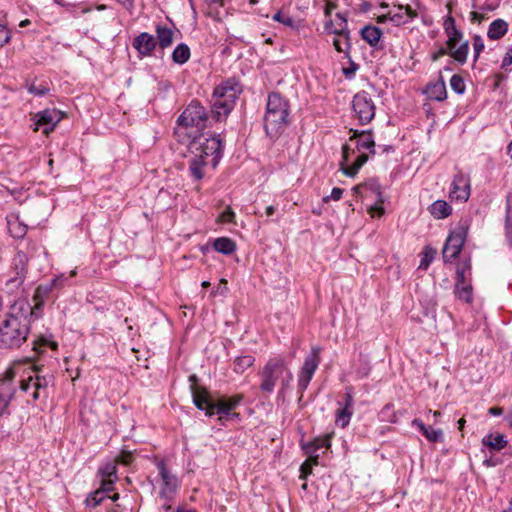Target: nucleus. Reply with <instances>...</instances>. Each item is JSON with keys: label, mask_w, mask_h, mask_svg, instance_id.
Returning a JSON list of instances; mask_svg holds the SVG:
<instances>
[{"label": "nucleus", "mask_w": 512, "mask_h": 512, "mask_svg": "<svg viewBox=\"0 0 512 512\" xmlns=\"http://www.w3.org/2000/svg\"><path fill=\"white\" fill-rule=\"evenodd\" d=\"M47 292L37 287L34 295L35 305L25 299L16 300L9 309L6 319L0 326V345L5 348H18L27 339L31 322L41 317L42 297Z\"/></svg>", "instance_id": "nucleus-1"}, {"label": "nucleus", "mask_w": 512, "mask_h": 512, "mask_svg": "<svg viewBox=\"0 0 512 512\" xmlns=\"http://www.w3.org/2000/svg\"><path fill=\"white\" fill-rule=\"evenodd\" d=\"M289 115V101L279 92L269 93L263 119L267 136L278 138L289 125Z\"/></svg>", "instance_id": "nucleus-2"}, {"label": "nucleus", "mask_w": 512, "mask_h": 512, "mask_svg": "<svg viewBox=\"0 0 512 512\" xmlns=\"http://www.w3.org/2000/svg\"><path fill=\"white\" fill-rule=\"evenodd\" d=\"M242 90V85L236 77L228 78L216 86L211 98L212 119L216 122L226 120Z\"/></svg>", "instance_id": "nucleus-3"}, {"label": "nucleus", "mask_w": 512, "mask_h": 512, "mask_svg": "<svg viewBox=\"0 0 512 512\" xmlns=\"http://www.w3.org/2000/svg\"><path fill=\"white\" fill-rule=\"evenodd\" d=\"M447 8L448 15L443 20V29L447 36L446 46L449 49V56L463 65L467 61L469 43L464 41L457 47V44L463 39V32L456 27L455 19L451 15L452 9L450 4L447 5Z\"/></svg>", "instance_id": "nucleus-4"}, {"label": "nucleus", "mask_w": 512, "mask_h": 512, "mask_svg": "<svg viewBox=\"0 0 512 512\" xmlns=\"http://www.w3.org/2000/svg\"><path fill=\"white\" fill-rule=\"evenodd\" d=\"M156 467L159 476V497L163 501L162 508L168 511L178 493L180 480L164 459L157 460Z\"/></svg>", "instance_id": "nucleus-5"}, {"label": "nucleus", "mask_w": 512, "mask_h": 512, "mask_svg": "<svg viewBox=\"0 0 512 512\" xmlns=\"http://www.w3.org/2000/svg\"><path fill=\"white\" fill-rule=\"evenodd\" d=\"M208 120L206 108L200 101L193 99L179 115L177 125L184 129L195 128L198 133H202L207 127Z\"/></svg>", "instance_id": "nucleus-6"}, {"label": "nucleus", "mask_w": 512, "mask_h": 512, "mask_svg": "<svg viewBox=\"0 0 512 512\" xmlns=\"http://www.w3.org/2000/svg\"><path fill=\"white\" fill-rule=\"evenodd\" d=\"M287 368V363L282 357L269 359L259 371V389L265 394L274 392L277 382L280 380Z\"/></svg>", "instance_id": "nucleus-7"}, {"label": "nucleus", "mask_w": 512, "mask_h": 512, "mask_svg": "<svg viewBox=\"0 0 512 512\" xmlns=\"http://www.w3.org/2000/svg\"><path fill=\"white\" fill-rule=\"evenodd\" d=\"M469 221L461 219L451 231L443 247L442 257L445 263L452 262L460 254L468 235Z\"/></svg>", "instance_id": "nucleus-8"}, {"label": "nucleus", "mask_w": 512, "mask_h": 512, "mask_svg": "<svg viewBox=\"0 0 512 512\" xmlns=\"http://www.w3.org/2000/svg\"><path fill=\"white\" fill-rule=\"evenodd\" d=\"M321 348L319 346H313L310 353L305 357L304 363L298 373L297 388L300 393V399L303 397V393L308 388L310 381L312 380L318 366L321 362Z\"/></svg>", "instance_id": "nucleus-9"}, {"label": "nucleus", "mask_w": 512, "mask_h": 512, "mask_svg": "<svg viewBox=\"0 0 512 512\" xmlns=\"http://www.w3.org/2000/svg\"><path fill=\"white\" fill-rule=\"evenodd\" d=\"M375 109V104L368 92L360 91L354 95L352 110L359 124L365 125L371 122L375 116Z\"/></svg>", "instance_id": "nucleus-10"}, {"label": "nucleus", "mask_w": 512, "mask_h": 512, "mask_svg": "<svg viewBox=\"0 0 512 512\" xmlns=\"http://www.w3.org/2000/svg\"><path fill=\"white\" fill-rule=\"evenodd\" d=\"M355 153V150L348 144L342 146V161L340 163V171L348 177H355L363 165L368 161L369 154H359L356 159L350 164V157Z\"/></svg>", "instance_id": "nucleus-11"}, {"label": "nucleus", "mask_w": 512, "mask_h": 512, "mask_svg": "<svg viewBox=\"0 0 512 512\" xmlns=\"http://www.w3.org/2000/svg\"><path fill=\"white\" fill-rule=\"evenodd\" d=\"M195 149L199 154L204 155V159L208 156H212V166L215 168L219 164L224 151V143L221 134L206 138L205 141L199 143Z\"/></svg>", "instance_id": "nucleus-12"}, {"label": "nucleus", "mask_w": 512, "mask_h": 512, "mask_svg": "<svg viewBox=\"0 0 512 512\" xmlns=\"http://www.w3.org/2000/svg\"><path fill=\"white\" fill-rule=\"evenodd\" d=\"M471 185L468 175L461 171L454 176L449 197L451 200L466 202L470 197Z\"/></svg>", "instance_id": "nucleus-13"}, {"label": "nucleus", "mask_w": 512, "mask_h": 512, "mask_svg": "<svg viewBox=\"0 0 512 512\" xmlns=\"http://www.w3.org/2000/svg\"><path fill=\"white\" fill-rule=\"evenodd\" d=\"M191 394L194 405L209 417L215 414V401H212L209 392L200 386H191Z\"/></svg>", "instance_id": "nucleus-14"}, {"label": "nucleus", "mask_w": 512, "mask_h": 512, "mask_svg": "<svg viewBox=\"0 0 512 512\" xmlns=\"http://www.w3.org/2000/svg\"><path fill=\"white\" fill-rule=\"evenodd\" d=\"M244 400L243 394L232 396H221L215 401V413L219 415L218 420L223 423L224 416H229Z\"/></svg>", "instance_id": "nucleus-15"}, {"label": "nucleus", "mask_w": 512, "mask_h": 512, "mask_svg": "<svg viewBox=\"0 0 512 512\" xmlns=\"http://www.w3.org/2000/svg\"><path fill=\"white\" fill-rule=\"evenodd\" d=\"M332 435L333 433H326L322 436L314 438L310 442L302 444V449L304 450L305 454L308 455L312 460L313 464H318V458L320 456L318 451L320 449L330 448Z\"/></svg>", "instance_id": "nucleus-16"}, {"label": "nucleus", "mask_w": 512, "mask_h": 512, "mask_svg": "<svg viewBox=\"0 0 512 512\" xmlns=\"http://www.w3.org/2000/svg\"><path fill=\"white\" fill-rule=\"evenodd\" d=\"M353 134L350 137V141H356V149L360 154L369 152V154H375V141L372 130H352Z\"/></svg>", "instance_id": "nucleus-17"}, {"label": "nucleus", "mask_w": 512, "mask_h": 512, "mask_svg": "<svg viewBox=\"0 0 512 512\" xmlns=\"http://www.w3.org/2000/svg\"><path fill=\"white\" fill-rule=\"evenodd\" d=\"M64 114L57 109H45L42 112L37 113V122L35 131L38 130V126H46L44 133L48 134L54 130V127L59 123Z\"/></svg>", "instance_id": "nucleus-18"}, {"label": "nucleus", "mask_w": 512, "mask_h": 512, "mask_svg": "<svg viewBox=\"0 0 512 512\" xmlns=\"http://www.w3.org/2000/svg\"><path fill=\"white\" fill-rule=\"evenodd\" d=\"M353 193L362 198H366L369 194L374 195L378 202H384L382 187L378 179L370 178L365 182L353 187Z\"/></svg>", "instance_id": "nucleus-19"}, {"label": "nucleus", "mask_w": 512, "mask_h": 512, "mask_svg": "<svg viewBox=\"0 0 512 512\" xmlns=\"http://www.w3.org/2000/svg\"><path fill=\"white\" fill-rule=\"evenodd\" d=\"M332 34L342 37L343 40L339 38H335L333 40V46L337 52H342L345 55V58L350 59V50L352 47L351 44V33L348 28V23L346 19H343V26L339 28V30H333Z\"/></svg>", "instance_id": "nucleus-20"}, {"label": "nucleus", "mask_w": 512, "mask_h": 512, "mask_svg": "<svg viewBox=\"0 0 512 512\" xmlns=\"http://www.w3.org/2000/svg\"><path fill=\"white\" fill-rule=\"evenodd\" d=\"M27 263L28 258L25 253L18 252L13 259V269L15 271V276L11 277L7 281L8 286L18 287L21 285L25 279L27 272Z\"/></svg>", "instance_id": "nucleus-21"}, {"label": "nucleus", "mask_w": 512, "mask_h": 512, "mask_svg": "<svg viewBox=\"0 0 512 512\" xmlns=\"http://www.w3.org/2000/svg\"><path fill=\"white\" fill-rule=\"evenodd\" d=\"M114 486H112L111 481H102L100 483V487L89 494L86 499V504L89 507H96L99 505L106 497H109L108 493L113 491ZM112 501H116L119 498V494L115 493L113 496H110Z\"/></svg>", "instance_id": "nucleus-22"}, {"label": "nucleus", "mask_w": 512, "mask_h": 512, "mask_svg": "<svg viewBox=\"0 0 512 512\" xmlns=\"http://www.w3.org/2000/svg\"><path fill=\"white\" fill-rule=\"evenodd\" d=\"M133 47L139 53L140 58L151 56L157 46L155 37L147 32H143L133 40Z\"/></svg>", "instance_id": "nucleus-23"}, {"label": "nucleus", "mask_w": 512, "mask_h": 512, "mask_svg": "<svg viewBox=\"0 0 512 512\" xmlns=\"http://www.w3.org/2000/svg\"><path fill=\"white\" fill-rule=\"evenodd\" d=\"M481 444L484 448H487L490 453H496L503 450L508 445V441L503 434L490 433L482 438Z\"/></svg>", "instance_id": "nucleus-24"}, {"label": "nucleus", "mask_w": 512, "mask_h": 512, "mask_svg": "<svg viewBox=\"0 0 512 512\" xmlns=\"http://www.w3.org/2000/svg\"><path fill=\"white\" fill-rule=\"evenodd\" d=\"M412 426L416 427L430 442L438 443L443 442L444 440L443 431L441 429H434L431 426H426L419 418H415L412 421Z\"/></svg>", "instance_id": "nucleus-25"}, {"label": "nucleus", "mask_w": 512, "mask_h": 512, "mask_svg": "<svg viewBox=\"0 0 512 512\" xmlns=\"http://www.w3.org/2000/svg\"><path fill=\"white\" fill-rule=\"evenodd\" d=\"M398 9L400 12L394 14L391 13V16H389V21H391L396 26L404 25L417 17V12L413 10L409 5H399Z\"/></svg>", "instance_id": "nucleus-26"}, {"label": "nucleus", "mask_w": 512, "mask_h": 512, "mask_svg": "<svg viewBox=\"0 0 512 512\" xmlns=\"http://www.w3.org/2000/svg\"><path fill=\"white\" fill-rule=\"evenodd\" d=\"M207 165L203 154H195L189 160V175L196 181H200L204 177V168Z\"/></svg>", "instance_id": "nucleus-27"}, {"label": "nucleus", "mask_w": 512, "mask_h": 512, "mask_svg": "<svg viewBox=\"0 0 512 512\" xmlns=\"http://www.w3.org/2000/svg\"><path fill=\"white\" fill-rule=\"evenodd\" d=\"M155 32L157 36L155 39L162 50L172 45L174 40V31L171 28L158 24L155 27Z\"/></svg>", "instance_id": "nucleus-28"}, {"label": "nucleus", "mask_w": 512, "mask_h": 512, "mask_svg": "<svg viewBox=\"0 0 512 512\" xmlns=\"http://www.w3.org/2000/svg\"><path fill=\"white\" fill-rule=\"evenodd\" d=\"M382 34V30L373 25H366L360 30L361 38L373 48L378 47Z\"/></svg>", "instance_id": "nucleus-29"}, {"label": "nucleus", "mask_w": 512, "mask_h": 512, "mask_svg": "<svg viewBox=\"0 0 512 512\" xmlns=\"http://www.w3.org/2000/svg\"><path fill=\"white\" fill-rule=\"evenodd\" d=\"M429 99L444 101L447 98L446 85L443 79L430 83L426 90Z\"/></svg>", "instance_id": "nucleus-30"}, {"label": "nucleus", "mask_w": 512, "mask_h": 512, "mask_svg": "<svg viewBox=\"0 0 512 512\" xmlns=\"http://www.w3.org/2000/svg\"><path fill=\"white\" fill-rule=\"evenodd\" d=\"M429 212L436 219H445L452 214V207L444 200H436L429 206Z\"/></svg>", "instance_id": "nucleus-31"}, {"label": "nucleus", "mask_w": 512, "mask_h": 512, "mask_svg": "<svg viewBox=\"0 0 512 512\" xmlns=\"http://www.w3.org/2000/svg\"><path fill=\"white\" fill-rule=\"evenodd\" d=\"M508 31V24L503 19L492 21L488 27L487 36L491 40L502 38Z\"/></svg>", "instance_id": "nucleus-32"}, {"label": "nucleus", "mask_w": 512, "mask_h": 512, "mask_svg": "<svg viewBox=\"0 0 512 512\" xmlns=\"http://www.w3.org/2000/svg\"><path fill=\"white\" fill-rule=\"evenodd\" d=\"M213 248L223 255H231L236 251V243L228 237H219L214 240Z\"/></svg>", "instance_id": "nucleus-33"}, {"label": "nucleus", "mask_w": 512, "mask_h": 512, "mask_svg": "<svg viewBox=\"0 0 512 512\" xmlns=\"http://www.w3.org/2000/svg\"><path fill=\"white\" fill-rule=\"evenodd\" d=\"M190 56H191L190 48L185 43L178 44L174 48L172 55H171L172 61L178 65L185 64L190 59Z\"/></svg>", "instance_id": "nucleus-34"}, {"label": "nucleus", "mask_w": 512, "mask_h": 512, "mask_svg": "<svg viewBox=\"0 0 512 512\" xmlns=\"http://www.w3.org/2000/svg\"><path fill=\"white\" fill-rule=\"evenodd\" d=\"M255 357L252 355L238 356L234 359L233 371L237 374H243L248 368L253 366Z\"/></svg>", "instance_id": "nucleus-35"}, {"label": "nucleus", "mask_w": 512, "mask_h": 512, "mask_svg": "<svg viewBox=\"0 0 512 512\" xmlns=\"http://www.w3.org/2000/svg\"><path fill=\"white\" fill-rule=\"evenodd\" d=\"M98 475L100 477V483H102V481H111L113 486L117 479L116 464L114 462L106 463L99 468Z\"/></svg>", "instance_id": "nucleus-36"}, {"label": "nucleus", "mask_w": 512, "mask_h": 512, "mask_svg": "<svg viewBox=\"0 0 512 512\" xmlns=\"http://www.w3.org/2000/svg\"><path fill=\"white\" fill-rule=\"evenodd\" d=\"M455 295L462 301L470 303L472 301V286L466 281L464 283H455Z\"/></svg>", "instance_id": "nucleus-37"}, {"label": "nucleus", "mask_w": 512, "mask_h": 512, "mask_svg": "<svg viewBox=\"0 0 512 512\" xmlns=\"http://www.w3.org/2000/svg\"><path fill=\"white\" fill-rule=\"evenodd\" d=\"M51 381V376H40L36 375L34 377V381L32 382L33 386V392H32V398L34 400H37L40 397V390H44L48 387L49 383Z\"/></svg>", "instance_id": "nucleus-38"}, {"label": "nucleus", "mask_w": 512, "mask_h": 512, "mask_svg": "<svg viewBox=\"0 0 512 512\" xmlns=\"http://www.w3.org/2000/svg\"><path fill=\"white\" fill-rule=\"evenodd\" d=\"M353 413L354 409L340 406L336 412L335 423L341 428H345L350 423Z\"/></svg>", "instance_id": "nucleus-39"}, {"label": "nucleus", "mask_w": 512, "mask_h": 512, "mask_svg": "<svg viewBox=\"0 0 512 512\" xmlns=\"http://www.w3.org/2000/svg\"><path fill=\"white\" fill-rule=\"evenodd\" d=\"M511 196H507L505 235L510 246H512V206L510 204Z\"/></svg>", "instance_id": "nucleus-40"}, {"label": "nucleus", "mask_w": 512, "mask_h": 512, "mask_svg": "<svg viewBox=\"0 0 512 512\" xmlns=\"http://www.w3.org/2000/svg\"><path fill=\"white\" fill-rule=\"evenodd\" d=\"M27 90L34 96L42 97L49 93L50 87L46 81H42L40 83L31 82L27 84Z\"/></svg>", "instance_id": "nucleus-41"}, {"label": "nucleus", "mask_w": 512, "mask_h": 512, "mask_svg": "<svg viewBox=\"0 0 512 512\" xmlns=\"http://www.w3.org/2000/svg\"><path fill=\"white\" fill-rule=\"evenodd\" d=\"M436 255V250L430 246H425L422 252L419 269L427 270Z\"/></svg>", "instance_id": "nucleus-42"}, {"label": "nucleus", "mask_w": 512, "mask_h": 512, "mask_svg": "<svg viewBox=\"0 0 512 512\" xmlns=\"http://www.w3.org/2000/svg\"><path fill=\"white\" fill-rule=\"evenodd\" d=\"M471 272V260L463 261L456 269V282L464 283L466 281V274Z\"/></svg>", "instance_id": "nucleus-43"}, {"label": "nucleus", "mask_w": 512, "mask_h": 512, "mask_svg": "<svg viewBox=\"0 0 512 512\" xmlns=\"http://www.w3.org/2000/svg\"><path fill=\"white\" fill-rule=\"evenodd\" d=\"M279 381L281 383L279 395H283L290 388L291 383L293 381V374L288 366L286 368L284 376H282Z\"/></svg>", "instance_id": "nucleus-44"}, {"label": "nucleus", "mask_w": 512, "mask_h": 512, "mask_svg": "<svg viewBox=\"0 0 512 512\" xmlns=\"http://www.w3.org/2000/svg\"><path fill=\"white\" fill-rule=\"evenodd\" d=\"M450 86H451L452 90L457 94H463L466 89L463 78L458 74H454L451 77Z\"/></svg>", "instance_id": "nucleus-45"}, {"label": "nucleus", "mask_w": 512, "mask_h": 512, "mask_svg": "<svg viewBox=\"0 0 512 512\" xmlns=\"http://www.w3.org/2000/svg\"><path fill=\"white\" fill-rule=\"evenodd\" d=\"M473 41V51H474V62H476L481 54V52L484 50V40L480 35H474L472 38Z\"/></svg>", "instance_id": "nucleus-46"}, {"label": "nucleus", "mask_w": 512, "mask_h": 512, "mask_svg": "<svg viewBox=\"0 0 512 512\" xmlns=\"http://www.w3.org/2000/svg\"><path fill=\"white\" fill-rule=\"evenodd\" d=\"M272 19L274 21L282 23L283 25H285L287 27H291V28L295 27L294 19L291 16L282 13L281 11H278L276 14H274Z\"/></svg>", "instance_id": "nucleus-47"}, {"label": "nucleus", "mask_w": 512, "mask_h": 512, "mask_svg": "<svg viewBox=\"0 0 512 512\" xmlns=\"http://www.w3.org/2000/svg\"><path fill=\"white\" fill-rule=\"evenodd\" d=\"M340 406H344L350 409H354V396L352 388H346V392L343 397V401L339 403Z\"/></svg>", "instance_id": "nucleus-48"}, {"label": "nucleus", "mask_w": 512, "mask_h": 512, "mask_svg": "<svg viewBox=\"0 0 512 512\" xmlns=\"http://www.w3.org/2000/svg\"><path fill=\"white\" fill-rule=\"evenodd\" d=\"M222 223H233L235 220V213L231 207H227L218 217Z\"/></svg>", "instance_id": "nucleus-49"}, {"label": "nucleus", "mask_w": 512, "mask_h": 512, "mask_svg": "<svg viewBox=\"0 0 512 512\" xmlns=\"http://www.w3.org/2000/svg\"><path fill=\"white\" fill-rule=\"evenodd\" d=\"M368 212L372 216H375V215L378 217L382 216L385 212L384 207H383V202H378L377 198H375V203L368 209Z\"/></svg>", "instance_id": "nucleus-50"}, {"label": "nucleus", "mask_w": 512, "mask_h": 512, "mask_svg": "<svg viewBox=\"0 0 512 512\" xmlns=\"http://www.w3.org/2000/svg\"><path fill=\"white\" fill-rule=\"evenodd\" d=\"M11 39V33L6 26L0 24V48L9 43Z\"/></svg>", "instance_id": "nucleus-51"}, {"label": "nucleus", "mask_w": 512, "mask_h": 512, "mask_svg": "<svg viewBox=\"0 0 512 512\" xmlns=\"http://www.w3.org/2000/svg\"><path fill=\"white\" fill-rule=\"evenodd\" d=\"M348 60L350 62V66L348 68H343L342 72L346 78L351 79L355 76V73L358 70L359 66L354 61H352L351 58Z\"/></svg>", "instance_id": "nucleus-52"}, {"label": "nucleus", "mask_w": 512, "mask_h": 512, "mask_svg": "<svg viewBox=\"0 0 512 512\" xmlns=\"http://www.w3.org/2000/svg\"><path fill=\"white\" fill-rule=\"evenodd\" d=\"M47 345H50L53 350H57V348H58V345H57L56 342L48 341V340H46L44 338H40V339H38L37 341L34 342V348L33 349L35 351H39L40 347L47 346Z\"/></svg>", "instance_id": "nucleus-53"}, {"label": "nucleus", "mask_w": 512, "mask_h": 512, "mask_svg": "<svg viewBox=\"0 0 512 512\" xmlns=\"http://www.w3.org/2000/svg\"><path fill=\"white\" fill-rule=\"evenodd\" d=\"M343 195V189L334 187L331 191V194L329 196H325L323 198L324 202H328L330 200L338 201L342 198Z\"/></svg>", "instance_id": "nucleus-54"}, {"label": "nucleus", "mask_w": 512, "mask_h": 512, "mask_svg": "<svg viewBox=\"0 0 512 512\" xmlns=\"http://www.w3.org/2000/svg\"><path fill=\"white\" fill-rule=\"evenodd\" d=\"M510 65H512V45L508 48L507 53L503 57L501 68L507 70Z\"/></svg>", "instance_id": "nucleus-55"}, {"label": "nucleus", "mask_w": 512, "mask_h": 512, "mask_svg": "<svg viewBox=\"0 0 512 512\" xmlns=\"http://www.w3.org/2000/svg\"><path fill=\"white\" fill-rule=\"evenodd\" d=\"M444 55H449V49H448L447 46H446V48L445 47H440L437 51L433 52L431 54V60L434 61V62L438 61Z\"/></svg>", "instance_id": "nucleus-56"}, {"label": "nucleus", "mask_w": 512, "mask_h": 512, "mask_svg": "<svg viewBox=\"0 0 512 512\" xmlns=\"http://www.w3.org/2000/svg\"><path fill=\"white\" fill-rule=\"evenodd\" d=\"M34 381V376H28L27 379H24L21 382V389L25 392H28L30 389H33L32 382Z\"/></svg>", "instance_id": "nucleus-57"}, {"label": "nucleus", "mask_w": 512, "mask_h": 512, "mask_svg": "<svg viewBox=\"0 0 512 512\" xmlns=\"http://www.w3.org/2000/svg\"><path fill=\"white\" fill-rule=\"evenodd\" d=\"M501 464V460L499 458H486L483 460V466L489 468V467H495L497 465Z\"/></svg>", "instance_id": "nucleus-58"}, {"label": "nucleus", "mask_w": 512, "mask_h": 512, "mask_svg": "<svg viewBox=\"0 0 512 512\" xmlns=\"http://www.w3.org/2000/svg\"><path fill=\"white\" fill-rule=\"evenodd\" d=\"M336 8V4L335 3H327L325 5V8H324V14L326 17H330L331 16V13H332V10Z\"/></svg>", "instance_id": "nucleus-59"}, {"label": "nucleus", "mask_w": 512, "mask_h": 512, "mask_svg": "<svg viewBox=\"0 0 512 512\" xmlns=\"http://www.w3.org/2000/svg\"><path fill=\"white\" fill-rule=\"evenodd\" d=\"M470 16H471V21H473V22H479V23H480V22L483 20V18H484L482 14H480V13H478V12H475V11H474V12H471Z\"/></svg>", "instance_id": "nucleus-60"}, {"label": "nucleus", "mask_w": 512, "mask_h": 512, "mask_svg": "<svg viewBox=\"0 0 512 512\" xmlns=\"http://www.w3.org/2000/svg\"><path fill=\"white\" fill-rule=\"evenodd\" d=\"M503 413V409L500 407H491L489 409V414L494 416H500Z\"/></svg>", "instance_id": "nucleus-61"}, {"label": "nucleus", "mask_w": 512, "mask_h": 512, "mask_svg": "<svg viewBox=\"0 0 512 512\" xmlns=\"http://www.w3.org/2000/svg\"><path fill=\"white\" fill-rule=\"evenodd\" d=\"M324 28L327 32L329 33H332L333 30H337L336 28H334V25H333V21L332 20H328L325 22V25H324Z\"/></svg>", "instance_id": "nucleus-62"}, {"label": "nucleus", "mask_w": 512, "mask_h": 512, "mask_svg": "<svg viewBox=\"0 0 512 512\" xmlns=\"http://www.w3.org/2000/svg\"><path fill=\"white\" fill-rule=\"evenodd\" d=\"M389 16H391V12L378 16L377 23H386L387 21H389Z\"/></svg>", "instance_id": "nucleus-63"}, {"label": "nucleus", "mask_w": 512, "mask_h": 512, "mask_svg": "<svg viewBox=\"0 0 512 512\" xmlns=\"http://www.w3.org/2000/svg\"><path fill=\"white\" fill-rule=\"evenodd\" d=\"M301 472L302 474H305V476L309 473H311L310 465H308L307 462L303 463L301 466Z\"/></svg>", "instance_id": "nucleus-64"}]
</instances>
